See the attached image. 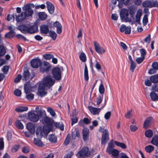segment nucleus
<instances>
[{
	"label": "nucleus",
	"mask_w": 158,
	"mask_h": 158,
	"mask_svg": "<svg viewBox=\"0 0 158 158\" xmlns=\"http://www.w3.org/2000/svg\"><path fill=\"white\" fill-rule=\"evenodd\" d=\"M19 29L23 34L29 33L33 34L36 32L38 31V27L37 23H34L32 25L28 26L25 24H23L18 27Z\"/></svg>",
	"instance_id": "1"
},
{
	"label": "nucleus",
	"mask_w": 158,
	"mask_h": 158,
	"mask_svg": "<svg viewBox=\"0 0 158 158\" xmlns=\"http://www.w3.org/2000/svg\"><path fill=\"white\" fill-rule=\"evenodd\" d=\"M91 155V152L89 150V148L84 146L79 151L76 155L77 157L85 158L88 157Z\"/></svg>",
	"instance_id": "2"
},
{
	"label": "nucleus",
	"mask_w": 158,
	"mask_h": 158,
	"mask_svg": "<svg viewBox=\"0 0 158 158\" xmlns=\"http://www.w3.org/2000/svg\"><path fill=\"white\" fill-rule=\"evenodd\" d=\"M103 129L104 128L102 127H100L99 128V131L100 132L102 133V136L101 144L105 145L109 139V134L107 129H106L104 130Z\"/></svg>",
	"instance_id": "3"
},
{
	"label": "nucleus",
	"mask_w": 158,
	"mask_h": 158,
	"mask_svg": "<svg viewBox=\"0 0 158 158\" xmlns=\"http://www.w3.org/2000/svg\"><path fill=\"white\" fill-rule=\"evenodd\" d=\"M61 72L60 68L55 67L52 70V74L53 78L56 81H60L62 78Z\"/></svg>",
	"instance_id": "4"
},
{
	"label": "nucleus",
	"mask_w": 158,
	"mask_h": 158,
	"mask_svg": "<svg viewBox=\"0 0 158 158\" xmlns=\"http://www.w3.org/2000/svg\"><path fill=\"white\" fill-rule=\"evenodd\" d=\"M42 82L46 85V87L50 88L54 85L55 81L50 76H47L43 78Z\"/></svg>",
	"instance_id": "5"
},
{
	"label": "nucleus",
	"mask_w": 158,
	"mask_h": 158,
	"mask_svg": "<svg viewBox=\"0 0 158 158\" xmlns=\"http://www.w3.org/2000/svg\"><path fill=\"white\" fill-rule=\"evenodd\" d=\"M121 19L126 22H131V19L128 18L129 13L128 10L125 8H123L121 10L119 14Z\"/></svg>",
	"instance_id": "6"
},
{
	"label": "nucleus",
	"mask_w": 158,
	"mask_h": 158,
	"mask_svg": "<svg viewBox=\"0 0 158 158\" xmlns=\"http://www.w3.org/2000/svg\"><path fill=\"white\" fill-rule=\"evenodd\" d=\"M42 120L43 124L47 125L50 129L52 128L54 121L52 118L46 116L43 118Z\"/></svg>",
	"instance_id": "7"
},
{
	"label": "nucleus",
	"mask_w": 158,
	"mask_h": 158,
	"mask_svg": "<svg viewBox=\"0 0 158 158\" xmlns=\"http://www.w3.org/2000/svg\"><path fill=\"white\" fill-rule=\"evenodd\" d=\"M51 68V66L49 63L44 61L43 63H41L40 66V71L43 73L44 72L48 73L49 71Z\"/></svg>",
	"instance_id": "8"
},
{
	"label": "nucleus",
	"mask_w": 158,
	"mask_h": 158,
	"mask_svg": "<svg viewBox=\"0 0 158 158\" xmlns=\"http://www.w3.org/2000/svg\"><path fill=\"white\" fill-rule=\"evenodd\" d=\"M45 87H46V85L43 82L40 84L38 86V92L41 97L45 96L47 93V92L45 91Z\"/></svg>",
	"instance_id": "9"
},
{
	"label": "nucleus",
	"mask_w": 158,
	"mask_h": 158,
	"mask_svg": "<svg viewBox=\"0 0 158 158\" xmlns=\"http://www.w3.org/2000/svg\"><path fill=\"white\" fill-rule=\"evenodd\" d=\"M28 117L29 119L33 122H36L39 120L38 115L35 114L34 112H29L28 113Z\"/></svg>",
	"instance_id": "10"
},
{
	"label": "nucleus",
	"mask_w": 158,
	"mask_h": 158,
	"mask_svg": "<svg viewBox=\"0 0 158 158\" xmlns=\"http://www.w3.org/2000/svg\"><path fill=\"white\" fill-rule=\"evenodd\" d=\"M23 10L24 11L23 12L26 17L31 16L33 14V11L29 5H25L23 7Z\"/></svg>",
	"instance_id": "11"
},
{
	"label": "nucleus",
	"mask_w": 158,
	"mask_h": 158,
	"mask_svg": "<svg viewBox=\"0 0 158 158\" xmlns=\"http://www.w3.org/2000/svg\"><path fill=\"white\" fill-rule=\"evenodd\" d=\"M153 120V118L152 117H149L147 118L145 120L143 124V127L145 129H147L151 126Z\"/></svg>",
	"instance_id": "12"
},
{
	"label": "nucleus",
	"mask_w": 158,
	"mask_h": 158,
	"mask_svg": "<svg viewBox=\"0 0 158 158\" xmlns=\"http://www.w3.org/2000/svg\"><path fill=\"white\" fill-rule=\"evenodd\" d=\"M94 45L96 52L99 54H103L105 52V49L99 44L96 41L94 42Z\"/></svg>",
	"instance_id": "13"
},
{
	"label": "nucleus",
	"mask_w": 158,
	"mask_h": 158,
	"mask_svg": "<svg viewBox=\"0 0 158 158\" xmlns=\"http://www.w3.org/2000/svg\"><path fill=\"white\" fill-rule=\"evenodd\" d=\"M41 63L40 59L35 58L31 61V64L32 67L33 68H38L39 66H40Z\"/></svg>",
	"instance_id": "14"
},
{
	"label": "nucleus",
	"mask_w": 158,
	"mask_h": 158,
	"mask_svg": "<svg viewBox=\"0 0 158 158\" xmlns=\"http://www.w3.org/2000/svg\"><path fill=\"white\" fill-rule=\"evenodd\" d=\"M131 29L130 26L126 27L125 25L122 24L120 26L119 31L121 32H124L125 34L128 35L131 33Z\"/></svg>",
	"instance_id": "15"
},
{
	"label": "nucleus",
	"mask_w": 158,
	"mask_h": 158,
	"mask_svg": "<svg viewBox=\"0 0 158 158\" xmlns=\"http://www.w3.org/2000/svg\"><path fill=\"white\" fill-rule=\"evenodd\" d=\"M27 127L31 134H34L35 132V124L30 122L27 123Z\"/></svg>",
	"instance_id": "16"
},
{
	"label": "nucleus",
	"mask_w": 158,
	"mask_h": 158,
	"mask_svg": "<svg viewBox=\"0 0 158 158\" xmlns=\"http://www.w3.org/2000/svg\"><path fill=\"white\" fill-rule=\"evenodd\" d=\"M14 16H16V19L18 22H21L24 20L26 18L25 16L24 15L23 12H22L18 16H17L16 13H13L12 16L14 18Z\"/></svg>",
	"instance_id": "17"
},
{
	"label": "nucleus",
	"mask_w": 158,
	"mask_h": 158,
	"mask_svg": "<svg viewBox=\"0 0 158 158\" xmlns=\"http://www.w3.org/2000/svg\"><path fill=\"white\" fill-rule=\"evenodd\" d=\"M54 28L56 29V32L58 34H60L62 32V26L60 23L56 21L53 23Z\"/></svg>",
	"instance_id": "18"
},
{
	"label": "nucleus",
	"mask_w": 158,
	"mask_h": 158,
	"mask_svg": "<svg viewBox=\"0 0 158 158\" xmlns=\"http://www.w3.org/2000/svg\"><path fill=\"white\" fill-rule=\"evenodd\" d=\"M83 139L84 141L87 140L89 137V130L87 128H84L82 130Z\"/></svg>",
	"instance_id": "19"
},
{
	"label": "nucleus",
	"mask_w": 158,
	"mask_h": 158,
	"mask_svg": "<svg viewBox=\"0 0 158 158\" xmlns=\"http://www.w3.org/2000/svg\"><path fill=\"white\" fill-rule=\"evenodd\" d=\"M46 3L48 12L51 14H53L54 13L55 10V7L49 1H47Z\"/></svg>",
	"instance_id": "20"
},
{
	"label": "nucleus",
	"mask_w": 158,
	"mask_h": 158,
	"mask_svg": "<svg viewBox=\"0 0 158 158\" xmlns=\"http://www.w3.org/2000/svg\"><path fill=\"white\" fill-rule=\"evenodd\" d=\"M31 83L29 81H27L24 85V90L25 93L27 94H29L32 88Z\"/></svg>",
	"instance_id": "21"
},
{
	"label": "nucleus",
	"mask_w": 158,
	"mask_h": 158,
	"mask_svg": "<svg viewBox=\"0 0 158 158\" xmlns=\"http://www.w3.org/2000/svg\"><path fill=\"white\" fill-rule=\"evenodd\" d=\"M40 28V32L44 34H47L49 31L48 26L46 24L41 25Z\"/></svg>",
	"instance_id": "22"
},
{
	"label": "nucleus",
	"mask_w": 158,
	"mask_h": 158,
	"mask_svg": "<svg viewBox=\"0 0 158 158\" xmlns=\"http://www.w3.org/2000/svg\"><path fill=\"white\" fill-rule=\"evenodd\" d=\"M109 154H112V156L114 157V158H118V155L119 152L117 149H113L106 152Z\"/></svg>",
	"instance_id": "23"
},
{
	"label": "nucleus",
	"mask_w": 158,
	"mask_h": 158,
	"mask_svg": "<svg viewBox=\"0 0 158 158\" xmlns=\"http://www.w3.org/2000/svg\"><path fill=\"white\" fill-rule=\"evenodd\" d=\"M88 109L89 111L94 114H98L100 111V108H98L92 106H89Z\"/></svg>",
	"instance_id": "24"
},
{
	"label": "nucleus",
	"mask_w": 158,
	"mask_h": 158,
	"mask_svg": "<svg viewBox=\"0 0 158 158\" xmlns=\"http://www.w3.org/2000/svg\"><path fill=\"white\" fill-rule=\"evenodd\" d=\"M35 110L36 113L39 116V118L46 116V114L45 111L42 110L41 109H40L39 107H36L35 108Z\"/></svg>",
	"instance_id": "25"
},
{
	"label": "nucleus",
	"mask_w": 158,
	"mask_h": 158,
	"mask_svg": "<svg viewBox=\"0 0 158 158\" xmlns=\"http://www.w3.org/2000/svg\"><path fill=\"white\" fill-rule=\"evenodd\" d=\"M80 134L78 128H76L72 132L71 138L72 139H75L76 137L79 138Z\"/></svg>",
	"instance_id": "26"
},
{
	"label": "nucleus",
	"mask_w": 158,
	"mask_h": 158,
	"mask_svg": "<svg viewBox=\"0 0 158 158\" xmlns=\"http://www.w3.org/2000/svg\"><path fill=\"white\" fill-rule=\"evenodd\" d=\"M30 76V73L29 70L26 69L24 70L23 75V80L25 81L29 80Z\"/></svg>",
	"instance_id": "27"
},
{
	"label": "nucleus",
	"mask_w": 158,
	"mask_h": 158,
	"mask_svg": "<svg viewBox=\"0 0 158 158\" xmlns=\"http://www.w3.org/2000/svg\"><path fill=\"white\" fill-rule=\"evenodd\" d=\"M36 136L38 138H41L44 134L42 132V127L39 126L37 128L36 131Z\"/></svg>",
	"instance_id": "28"
},
{
	"label": "nucleus",
	"mask_w": 158,
	"mask_h": 158,
	"mask_svg": "<svg viewBox=\"0 0 158 158\" xmlns=\"http://www.w3.org/2000/svg\"><path fill=\"white\" fill-rule=\"evenodd\" d=\"M28 110V107L26 106H19L16 108L15 110L16 112L21 113L26 111Z\"/></svg>",
	"instance_id": "29"
},
{
	"label": "nucleus",
	"mask_w": 158,
	"mask_h": 158,
	"mask_svg": "<svg viewBox=\"0 0 158 158\" xmlns=\"http://www.w3.org/2000/svg\"><path fill=\"white\" fill-rule=\"evenodd\" d=\"M90 123V121L87 118H84L83 120H81L79 122V125L82 127H84V123L86 124H88Z\"/></svg>",
	"instance_id": "30"
},
{
	"label": "nucleus",
	"mask_w": 158,
	"mask_h": 158,
	"mask_svg": "<svg viewBox=\"0 0 158 158\" xmlns=\"http://www.w3.org/2000/svg\"><path fill=\"white\" fill-rule=\"evenodd\" d=\"M128 11L131 17L133 18L136 11L135 7L133 6H130L128 8Z\"/></svg>",
	"instance_id": "31"
},
{
	"label": "nucleus",
	"mask_w": 158,
	"mask_h": 158,
	"mask_svg": "<svg viewBox=\"0 0 158 158\" xmlns=\"http://www.w3.org/2000/svg\"><path fill=\"white\" fill-rule=\"evenodd\" d=\"M39 19L41 20H44L46 19L47 18V15L44 12H40L38 13Z\"/></svg>",
	"instance_id": "32"
},
{
	"label": "nucleus",
	"mask_w": 158,
	"mask_h": 158,
	"mask_svg": "<svg viewBox=\"0 0 158 158\" xmlns=\"http://www.w3.org/2000/svg\"><path fill=\"white\" fill-rule=\"evenodd\" d=\"M142 15L141 11L138 10L136 13L135 16V22L138 24H140V18Z\"/></svg>",
	"instance_id": "33"
},
{
	"label": "nucleus",
	"mask_w": 158,
	"mask_h": 158,
	"mask_svg": "<svg viewBox=\"0 0 158 158\" xmlns=\"http://www.w3.org/2000/svg\"><path fill=\"white\" fill-rule=\"evenodd\" d=\"M152 100L153 101L158 100V95L154 91H152L150 94Z\"/></svg>",
	"instance_id": "34"
},
{
	"label": "nucleus",
	"mask_w": 158,
	"mask_h": 158,
	"mask_svg": "<svg viewBox=\"0 0 158 158\" xmlns=\"http://www.w3.org/2000/svg\"><path fill=\"white\" fill-rule=\"evenodd\" d=\"M150 80L153 83H158V74L151 76Z\"/></svg>",
	"instance_id": "35"
},
{
	"label": "nucleus",
	"mask_w": 158,
	"mask_h": 158,
	"mask_svg": "<svg viewBox=\"0 0 158 158\" xmlns=\"http://www.w3.org/2000/svg\"><path fill=\"white\" fill-rule=\"evenodd\" d=\"M151 143L158 147V135H154L151 141Z\"/></svg>",
	"instance_id": "36"
},
{
	"label": "nucleus",
	"mask_w": 158,
	"mask_h": 158,
	"mask_svg": "<svg viewBox=\"0 0 158 158\" xmlns=\"http://www.w3.org/2000/svg\"><path fill=\"white\" fill-rule=\"evenodd\" d=\"M33 142L35 144L39 147H41L44 146V144L41 140L39 139L34 138Z\"/></svg>",
	"instance_id": "37"
},
{
	"label": "nucleus",
	"mask_w": 158,
	"mask_h": 158,
	"mask_svg": "<svg viewBox=\"0 0 158 158\" xmlns=\"http://www.w3.org/2000/svg\"><path fill=\"white\" fill-rule=\"evenodd\" d=\"M15 32L13 30L10 31L9 32L6 33L5 35V37L6 38H12L14 36V33Z\"/></svg>",
	"instance_id": "38"
},
{
	"label": "nucleus",
	"mask_w": 158,
	"mask_h": 158,
	"mask_svg": "<svg viewBox=\"0 0 158 158\" xmlns=\"http://www.w3.org/2000/svg\"><path fill=\"white\" fill-rule=\"evenodd\" d=\"M48 139L49 141L54 143L57 142V138L53 135H49Z\"/></svg>",
	"instance_id": "39"
},
{
	"label": "nucleus",
	"mask_w": 158,
	"mask_h": 158,
	"mask_svg": "<svg viewBox=\"0 0 158 158\" xmlns=\"http://www.w3.org/2000/svg\"><path fill=\"white\" fill-rule=\"evenodd\" d=\"M143 6L145 7L151 8V1L146 0L143 2Z\"/></svg>",
	"instance_id": "40"
},
{
	"label": "nucleus",
	"mask_w": 158,
	"mask_h": 158,
	"mask_svg": "<svg viewBox=\"0 0 158 158\" xmlns=\"http://www.w3.org/2000/svg\"><path fill=\"white\" fill-rule=\"evenodd\" d=\"M6 52V49L4 45L0 46V57L4 56Z\"/></svg>",
	"instance_id": "41"
},
{
	"label": "nucleus",
	"mask_w": 158,
	"mask_h": 158,
	"mask_svg": "<svg viewBox=\"0 0 158 158\" xmlns=\"http://www.w3.org/2000/svg\"><path fill=\"white\" fill-rule=\"evenodd\" d=\"M144 134L145 136L148 138H151L153 135V132L151 129L146 130L145 131Z\"/></svg>",
	"instance_id": "42"
},
{
	"label": "nucleus",
	"mask_w": 158,
	"mask_h": 158,
	"mask_svg": "<svg viewBox=\"0 0 158 158\" xmlns=\"http://www.w3.org/2000/svg\"><path fill=\"white\" fill-rule=\"evenodd\" d=\"M53 125L56 128L60 129L61 131H63L64 130V126L63 124L54 122Z\"/></svg>",
	"instance_id": "43"
},
{
	"label": "nucleus",
	"mask_w": 158,
	"mask_h": 158,
	"mask_svg": "<svg viewBox=\"0 0 158 158\" xmlns=\"http://www.w3.org/2000/svg\"><path fill=\"white\" fill-rule=\"evenodd\" d=\"M15 125L16 127L19 129L22 130L23 128V126L19 120H18L16 121L15 122Z\"/></svg>",
	"instance_id": "44"
},
{
	"label": "nucleus",
	"mask_w": 158,
	"mask_h": 158,
	"mask_svg": "<svg viewBox=\"0 0 158 158\" xmlns=\"http://www.w3.org/2000/svg\"><path fill=\"white\" fill-rule=\"evenodd\" d=\"M42 132H43V134L46 135L48 134L50 131V129L47 126H44L42 127Z\"/></svg>",
	"instance_id": "45"
},
{
	"label": "nucleus",
	"mask_w": 158,
	"mask_h": 158,
	"mask_svg": "<svg viewBox=\"0 0 158 158\" xmlns=\"http://www.w3.org/2000/svg\"><path fill=\"white\" fill-rule=\"evenodd\" d=\"M114 143L116 146L120 147L122 149H125L127 148L126 145L123 143H120L117 141H114Z\"/></svg>",
	"instance_id": "46"
},
{
	"label": "nucleus",
	"mask_w": 158,
	"mask_h": 158,
	"mask_svg": "<svg viewBox=\"0 0 158 158\" xmlns=\"http://www.w3.org/2000/svg\"><path fill=\"white\" fill-rule=\"evenodd\" d=\"M49 34L50 36L53 40H56L57 35L56 34L54 31L52 30L49 31Z\"/></svg>",
	"instance_id": "47"
},
{
	"label": "nucleus",
	"mask_w": 158,
	"mask_h": 158,
	"mask_svg": "<svg viewBox=\"0 0 158 158\" xmlns=\"http://www.w3.org/2000/svg\"><path fill=\"white\" fill-rule=\"evenodd\" d=\"M114 144L113 143V140H111L109 143L108 146L106 149V152L109 150H110L111 149H114Z\"/></svg>",
	"instance_id": "48"
},
{
	"label": "nucleus",
	"mask_w": 158,
	"mask_h": 158,
	"mask_svg": "<svg viewBox=\"0 0 158 158\" xmlns=\"http://www.w3.org/2000/svg\"><path fill=\"white\" fill-rule=\"evenodd\" d=\"M47 111L49 112L52 117H54L56 116V113L54 110L50 107H48Z\"/></svg>",
	"instance_id": "49"
},
{
	"label": "nucleus",
	"mask_w": 158,
	"mask_h": 158,
	"mask_svg": "<svg viewBox=\"0 0 158 158\" xmlns=\"http://www.w3.org/2000/svg\"><path fill=\"white\" fill-rule=\"evenodd\" d=\"M145 149L147 152L150 153L153 151L154 147L151 145H149L145 147Z\"/></svg>",
	"instance_id": "50"
},
{
	"label": "nucleus",
	"mask_w": 158,
	"mask_h": 158,
	"mask_svg": "<svg viewBox=\"0 0 158 158\" xmlns=\"http://www.w3.org/2000/svg\"><path fill=\"white\" fill-rule=\"evenodd\" d=\"M99 93L102 94H103L104 93L105 88L102 82L101 83L99 86Z\"/></svg>",
	"instance_id": "51"
},
{
	"label": "nucleus",
	"mask_w": 158,
	"mask_h": 158,
	"mask_svg": "<svg viewBox=\"0 0 158 158\" xmlns=\"http://www.w3.org/2000/svg\"><path fill=\"white\" fill-rule=\"evenodd\" d=\"M80 60L83 62H85L86 60L85 54L84 52H82L79 56Z\"/></svg>",
	"instance_id": "52"
},
{
	"label": "nucleus",
	"mask_w": 158,
	"mask_h": 158,
	"mask_svg": "<svg viewBox=\"0 0 158 158\" xmlns=\"http://www.w3.org/2000/svg\"><path fill=\"white\" fill-rule=\"evenodd\" d=\"M70 135L69 134H68L65 139L64 143V145H68L70 141Z\"/></svg>",
	"instance_id": "53"
},
{
	"label": "nucleus",
	"mask_w": 158,
	"mask_h": 158,
	"mask_svg": "<svg viewBox=\"0 0 158 158\" xmlns=\"http://www.w3.org/2000/svg\"><path fill=\"white\" fill-rule=\"evenodd\" d=\"M103 98V96L99 95L96 98L97 105H98L102 102Z\"/></svg>",
	"instance_id": "54"
},
{
	"label": "nucleus",
	"mask_w": 158,
	"mask_h": 158,
	"mask_svg": "<svg viewBox=\"0 0 158 158\" xmlns=\"http://www.w3.org/2000/svg\"><path fill=\"white\" fill-rule=\"evenodd\" d=\"M136 65L134 62L131 63V66L130 67V69L132 73H133L135 69Z\"/></svg>",
	"instance_id": "55"
},
{
	"label": "nucleus",
	"mask_w": 158,
	"mask_h": 158,
	"mask_svg": "<svg viewBox=\"0 0 158 158\" xmlns=\"http://www.w3.org/2000/svg\"><path fill=\"white\" fill-rule=\"evenodd\" d=\"M26 98L27 99L29 100H32L34 98V95L32 93H30L29 94H27L26 96Z\"/></svg>",
	"instance_id": "56"
},
{
	"label": "nucleus",
	"mask_w": 158,
	"mask_h": 158,
	"mask_svg": "<svg viewBox=\"0 0 158 158\" xmlns=\"http://www.w3.org/2000/svg\"><path fill=\"white\" fill-rule=\"evenodd\" d=\"M43 56L46 60H50L53 57V56L52 55L48 54H44Z\"/></svg>",
	"instance_id": "57"
},
{
	"label": "nucleus",
	"mask_w": 158,
	"mask_h": 158,
	"mask_svg": "<svg viewBox=\"0 0 158 158\" xmlns=\"http://www.w3.org/2000/svg\"><path fill=\"white\" fill-rule=\"evenodd\" d=\"M16 37L18 38L19 39H21L24 41H28V40H27L26 37H25L24 36L22 35L21 34H17L16 35Z\"/></svg>",
	"instance_id": "58"
},
{
	"label": "nucleus",
	"mask_w": 158,
	"mask_h": 158,
	"mask_svg": "<svg viewBox=\"0 0 158 158\" xmlns=\"http://www.w3.org/2000/svg\"><path fill=\"white\" fill-rule=\"evenodd\" d=\"M148 22L147 15H145L143 18V25H146Z\"/></svg>",
	"instance_id": "59"
},
{
	"label": "nucleus",
	"mask_w": 158,
	"mask_h": 158,
	"mask_svg": "<svg viewBox=\"0 0 158 158\" xmlns=\"http://www.w3.org/2000/svg\"><path fill=\"white\" fill-rule=\"evenodd\" d=\"M158 6V2L157 0L151 1V7Z\"/></svg>",
	"instance_id": "60"
},
{
	"label": "nucleus",
	"mask_w": 158,
	"mask_h": 158,
	"mask_svg": "<svg viewBox=\"0 0 158 158\" xmlns=\"http://www.w3.org/2000/svg\"><path fill=\"white\" fill-rule=\"evenodd\" d=\"M20 148V145H15L13 146L12 148V151L13 152H16Z\"/></svg>",
	"instance_id": "61"
},
{
	"label": "nucleus",
	"mask_w": 158,
	"mask_h": 158,
	"mask_svg": "<svg viewBox=\"0 0 158 158\" xmlns=\"http://www.w3.org/2000/svg\"><path fill=\"white\" fill-rule=\"evenodd\" d=\"M145 57H138L136 59V61L138 64H140L144 60Z\"/></svg>",
	"instance_id": "62"
},
{
	"label": "nucleus",
	"mask_w": 158,
	"mask_h": 158,
	"mask_svg": "<svg viewBox=\"0 0 158 158\" xmlns=\"http://www.w3.org/2000/svg\"><path fill=\"white\" fill-rule=\"evenodd\" d=\"M152 91H154V92H158V85L155 84L154 85H153L152 87Z\"/></svg>",
	"instance_id": "63"
},
{
	"label": "nucleus",
	"mask_w": 158,
	"mask_h": 158,
	"mask_svg": "<svg viewBox=\"0 0 158 158\" xmlns=\"http://www.w3.org/2000/svg\"><path fill=\"white\" fill-rule=\"evenodd\" d=\"M152 67L156 70H158V63L157 62H153L152 64Z\"/></svg>",
	"instance_id": "64"
}]
</instances>
